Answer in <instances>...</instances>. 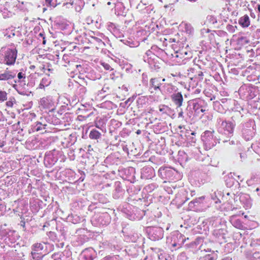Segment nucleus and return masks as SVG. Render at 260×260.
I'll list each match as a JSON object with an SVG mask.
<instances>
[{
	"instance_id": "1",
	"label": "nucleus",
	"mask_w": 260,
	"mask_h": 260,
	"mask_svg": "<svg viewBox=\"0 0 260 260\" xmlns=\"http://www.w3.org/2000/svg\"><path fill=\"white\" fill-rule=\"evenodd\" d=\"M17 56L16 49H8L5 53L4 62L8 66L13 65L15 63Z\"/></svg>"
},
{
	"instance_id": "2",
	"label": "nucleus",
	"mask_w": 260,
	"mask_h": 260,
	"mask_svg": "<svg viewBox=\"0 0 260 260\" xmlns=\"http://www.w3.org/2000/svg\"><path fill=\"white\" fill-rule=\"evenodd\" d=\"M40 107L43 109L48 110L49 112L55 110L54 103L50 97H43L40 101Z\"/></svg>"
},
{
	"instance_id": "3",
	"label": "nucleus",
	"mask_w": 260,
	"mask_h": 260,
	"mask_svg": "<svg viewBox=\"0 0 260 260\" xmlns=\"http://www.w3.org/2000/svg\"><path fill=\"white\" fill-rule=\"evenodd\" d=\"M43 249V245L41 243H36L33 245L31 254L34 259L40 260L43 258L45 255L41 252Z\"/></svg>"
},
{
	"instance_id": "4",
	"label": "nucleus",
	"mask_w": 260,
	"mask_h": 260,
	"mask_svg": "<svg viewBox=\"0 0 260 260\" xmlns=\"http://www.w3.org/2000/svg\"><path fill=\"white\" fill-rule=\"evenodd\" d=\"M171 99L177 107H180L182 106L183 98L181 92H178L172 94Z\"/></svg>"
},
{
	"instance_id": "5",
	"label": "nucleus",
	"mask_w": 260,
	"mask_h": 260,
	"mask_svg": "<svg viewBox=\"0 0 260 260\" xmlns=\"http://www.w3.org/2000/svg\"><path fill=\"white\" fill-rule=\"evenodd\" d=\"M15 77V74L8 70V68L4 73L0 74V80L6 81L10 79H12Z\"/></svg>"
},
{
	"instance_id": "6",
	"label": "nucleus",
	"mask_w": 260,
	"mask_h": 260,
	"mask_svg": "<svg viewBox=\"0 0 260 260\" xmlns=\"http://www.w3.org/2000/svg\"><path fill=\"white\" fill-rule=\"evenodd\" d=\"M221 125L225 131L228 132L230 134H232L234 132L235 125L231 121H222Z\"/></svg>"
},
{
	"instance_id": "7",
	"label": "nucleus",
	"mask_w": 260,
	"mask_h": 260,
	"mask_svg": "<svg viewBox=\"0 0 260 260\" xmlns=\"http://www.w3.org/2000/svg\"><path fill=\"white\" fill-rule=\"evenodd\" d=\"M239 24L243 27H247L250 25V21L249 16L247 15H244L239 20Z\"/></svg>"
},
{
	"instance_id": "8",
	"label": "nucleus",
	"mask_w": 260,
	"mask_h": 260,
	"mask_svg": "<svg viewBox=\"0 0 260 260\" xmlns=\"http://www.w3.org/2000/svg\"><path fill=\"white\" fill-rule=\"evenodd\" d=\"M150 84L154 90L160 89L161 83L160 80L158 78H152L150 81Z\"/></svg>"
},
{
	"instance_id": "9",
	"label": "nucleus",
	"mask_w": 260,
	"mask_h": 260,
	"mask_svg": "<svg viewBox=\"0 0 260 260\" xmlns=\"http://www.w3.org/2000/svg\"><path fill=\"white\" fill-rule=\"evenodd\" d=\"M101 136V133L96 129L91 130L89 135L90 139L92 140H98L100 138Z\"/></svg>"
},
{
	"instance_id": "10",
	"label": "nucleus",
	"mask_w": 260,
	"mask_h": 260,
	"mask_svg": "<svg viewBox=\"0 0 260 260\" xmlns=\"http://www.w3.org/2000/svg\"><path fill=\"white\" fill-rule=\"evenodd\" d=\"M17 6L18 7L21 8L22 10H27V8L31 6V4L28 2H18Z\"/></svg>"
},
{
	"instance_id": "11",
	"label": "nucleus",
	"mask_w": 260,
	"mask_h": 260,
	"mask_svg": "<svg viewBox=\"0 0 260 260\" xmlns=\"http://www.w3.org/2000/svg\"><path fill=\"white\" fill-rule=\"evenodd\" d=\"M7 100V93L5 91L0 90V102H3Z\"/></svg>"
},
{
	"instance_id": "12",
	"label": "nucleus",
	"mask_w": 260,
	"mask_h": 260,
	"mask_svg": "<svg viewBox=\"0 0 260 260\" xmlns=\"http://www.w3.org/2000/svg\"><path fill=\"white\" fill-rule=\"evenodd\" d=\"M81 86H84L87 85V82L84 80V78L78 77V81H77Z\"/></svg>"
},
{
	"instance_id": "13",
	"label": "nucleus",
	"mask_w": 260,
	"mask_h": 260,
	"mask_svg": "<svg viewBox=\"0 0 260 260\" xmlns=\"http://www.w3.org/2000/svg\"><path fill=\"white\" fill-rule=\"evenodd\" d=\"M45 80H47V79L46 78H43L41 82H40L39 84V88L41 89H44L45 88V85L44 84V81Z\"/></svg>"
},
{
	"instance_id": "14",
	"label": "nucleus",
	"mask_w": 260,
	"mask_h": 260,
	"mask_svg": "<svg viewBox=\"0 0 260 260\" xmlns=\"http://www.w3.org/2000/svg\"><path fill=\"white\" fill-rule=\"evenodd\" d=\"M17 76L19 80H21L22 78L24 79L25 78V75L24 74H23L22 72H19Z\"/></svg>"
},
{
	"instance_id": "15",
	"label": "nucleus",
	"mask_w": 260,
	"mask_h": 260,
	"mask_svg": "<svg viewBox=\"0 0 260 260\" xmlns=\"http://www.w3.org/2000/svg\"><path fill=\"white\" fill-rule=\"evenodd\" d=\"M203 73L201 71H200L199 73V74H198V78H199V79L200 80H201L202 81L203 80Z\"/></svg>"
},
{
	"instance_id": "16",
	"label": "nucleus",
	"mask_w": 260,
	"mask_h": 260,
	"mask_svg": "<svg viewBox=\"0 0 260 260\" xmlns=\"http://www.w3.org/2000/svg\"><path fill=\"white\" fill-rule=\"evenodd\" d=\"M166 2L169 4V5H172L175 2H176V0H166Z\"/></svg>"
},
{
	"instance_id": "17",
	"label": "nucleus",
	"mask_w": 260,
	"mask_h": 260,
	"mask_svg": "<svg viewBox=\"0 0 260 260\" xmlns=\"http://www.w3.org/2000/svg\"><path fill=\"white\" fill-rule=\"evenodd\" d=\"M46 3L48 4V6H52V0H45Z\"/></svg>"
},
{
	"instance_id": "18",
	"label": "nucleus",
	"mask_w": 260,
	"mask_h": 260,
	"mask_svg": "<svg viewBox=\"0 0 260 260\" xmlns=\"http://www.w3.org/2000/svg\"><path fill=\"white\" fill-rule=\"evenodd\" d=\"M6 105L8 107H12L13 106V103L12 102H10V101H8L6 103Z\"/></svg>"
},
{
	"instance_id": "19",
	"label": "nucleus",
	"mask_w": 260,
	"mask_h": 260,
	"mask_svg": "<svg viewBox=\"0 0 260 260\" xmlns=\"http://www.w3.org/2000/svg\"><path fill=\"white\" fill-rule=\"evenodd\" d=\"M49 82H47V80L44 81V84L46 86H48L49 84Z\"/></svg>"
},
{
	"instance_id": "20",
	"label": "nucleus",
	"mask_w": 260,
	"mask_h": 260,
	"mask_svg": "<svg viewBox=\"0 0 260 260\" xmlns=\"http://www.w3.org/2000/svg\"><path fill=\"white\" fill-rule=\"evenodd\" d=\"M209 258H208V260H215V259L214 258V257L213 256H210V255H209Z\"/></svg>"
},
{
	"instance_id": "21",
	"label": "nucleus",
	"mask_w": 260,
	"mask_h": 260,
	"mask_svg": "<svg viewBox=\"0 0 260 260\" xmlns=\"http://www.w3.org/2000/svg\"><path fill=\"white\" fill-rule=\"evenodd\" d=\"M46 40H45V37H43V44L44 45H45V44H46Z\"/></svg>"
},
{
	"instance_id": "22",
	"label": "nucleus",
	"mask_w": 260,
	"mask_h": 260,
	"mask_svg": "<svg viewBox=\"0 0 260 260\" xmlns=\"http://www.w3.org/2000/svg\"><path fill=\"white\" fill-rule=\"evenodd\" d=\"M4 146V142H0V147H3Z\"/></svg>"
},
{
	"instance_id": "23",
	"label": "nucleus",
	"mask_w": 260,
	"mask_h": 260,
	"mask_svg": "<svg viewBox=\"0 0 260 260\" xmlns=\"http://www.w3.org/2000/svg\"><path fill=\"white\" fill-rule=\"evenodd\" d=\"M257 10L259 12H260V5L257 6Z\"/></svg>"
},
{
	"instance_id": "24",
	"label": "nucleus",
	"mask_w": 260,
	"mask_h": 260,
	"mask_svg": "<svg viewBox=\"0 0 260 260\" xmlns=\"http://www.w3.org/2000/svg\"><path fill=\"white\" fill-rule=\"evenodd\" d=\"M206 110L205 109H201V111L202 112V113H204Z\"/></svg>"
},
{
	"instance_id": "25",
	"label": "nucleus",
	"mask_w": 260,
	"mask_h": 260,
	"mask_svg": "<svg viewBox=\"0 0 260 260\" xmlns=\"http://www.w3.org/2000/svg\"><path fill=\"white\" fill-rule=\"evenodd\" d=\"M107 66L105 67V68L106 69L108 70V69H109V65H108V64H107Z\"/></svg>"
},
{
	"instance_id": "26",
	"label": "nucleus",
	"mask_w": 260,
	"mask_h": 260,
	"mask_svg": "<svg viewBox=\"0 0 260 260\" xmlns=\"http://www.w3.org/2000/svg\"><path fill=\"white\" fill-rule=\"evenodd\" d=\"M107 66L105 67V68L106 69L108 70V69H109V65H108V64H107Z\"/></svg>"
},
{
	"instance_id": "27",
	"label": "nucleus",
	"mask_w": 260,
	"mask_h": 260,
	"mask_svg": "<svg viewBox=\"0 0 260 260\" xmlns=\"http://www.w3.org/2000/svg\"><path fill=\"white\" fill-rule=\"evenodd\" d=\"M159 111L160 112H162L164 111V108H159Z\"/></svg>"
},
{
	"instance_id": "28",
	"label": "nucleus",
	"mask_w": 260,
	"mask_h": 260,
	"mask_svg": "<svg viewBox=\"0 0 260 260\" xmlns=\"http://www.w3.org/2000/svg\"><path fill=\"white\" fill-rule=\"evenodd\" d=\"M140 132H141V131H140V130H138V131L137 132V134H140Z\"/></svg>"
},
{
	"instance_id": "29",
	"label": "nucleus",
	"mask_w": 260,
	"mask_h": 260,
	"mask_svg": "<svg viewBox=\"0 0 260 260\" xmlns=\"http://www.w3.org/2000/svg\"><path fill=\"white\" fill-rule=\"evenodd\" d=\"M111 3L110 2H108L107 3V5H111Z\"/></svg>"
},
{
	"instance_id": "30",
	"label": "nucleus",
	"mask_w": 260,
	"mask_h": 260,
	"mask_svg": "<svg viewBox=\"0 0 260 260\" xmlns=\"http://www.w3.org/2000/svg\"><path fill=\"white\" fill-rule=\"evenodd\" d=\"M39 35H40V36H41V37H43V35L42 34H41V33H40V34H39Z\"/></svg>"
},
{
	"instance_id": "31",
	"label": "nucleus",
	"mask_w": 260,
	"mask_h": 260,
	"mask_svg": "<svg viewBox=\"0 0 260 260\" xmlns=\"http://www.w3.org/2000/svg\"><path fill=\"white\" fill-rule=\"evenodd\" d=\"M39 130H40V128H39V127H37V131H39Z\"/></svg>"
},
{
	"instance_id": "32",
	"label": "nucleus",
	"mask_w": 260,
	"mask_h": 260,
	"mask_svg": "<svg viewBox=\"0 0 260 260\" xmlns=\"http://www.w3.org/2000/svg\"><path fill=\"white\" fill-rule=\"evenodd\" d=\"M165 80H165V78H164V79H162V81H164H164H165Z\"/></svg>"
},
{
	"instance_id": "33",
	"label": "nucleus",
	"mask_w": 260,
	"mask_h": 260,
	"mask_svg": "<svg viewBox=\"0 0 260 260\" xmlns=\"http://www.w3.org/2000/svg\"><path fill=\"white\" fill-rule=\"evenodd\" d=\"M34 66H31V68H32V69H34Z\"/></svg>"
},
{
	"instance_id": "34",
	"label": "nucleus",
	"mask_w": 260,
	"mask_h": 260,
	"mask_svg": "<svg viewBox=\"0 0 260 260\" xmlns=\"http://www.w3.org/2000/svg\"><path fill=\"white\" fill-rule=\"evenodd\" d=\"M34 66H31V68H32V69H34Z\"/></svg>"
},
{
	"instance_id": "35",
	"label": "nucleus",
	"mask_w": 260,
	"mask_h": 260,
	"mask_svg": "<svg viewBox=\"0 0 260 260\" xmlns=\"http://www.w3.org/2000/svg\"><path fill=\"white\" fill-rule=\"evenodd\" d=\"M95 126H96V127L99 128V126H98V125H96Z\"/></svg>"
},
{
	"instance_id": "36",
	"label": "nucleus",
	"mask_w": 260,
	"mask_h": 260,
	"mask_svg": "<svg viewBox=\"0 0 260 260\" xmlns=\"http://www.w3.org/2000/svg\"><path fill=\"white\" fill-rule=\"evenodd\" d=\"M190 1H195L196 0H189Z\"/></svg>"
},
{
	"instance_id": "37",
	"label": "nucleus",
	"mask_w": 260,
	"mask_h": 260,
	"mask_svg": "<svg viewBox=\"0 0 260 260\" xmlns=\"http://www.w3.org/2000/svg\"><path fill=\"white\" fill-rule=\"evenodd\" d=\"M259 241H260V238H259Z\"/></svg>"
}]
</instances>
